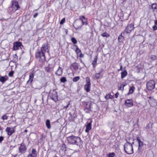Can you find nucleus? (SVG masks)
<instances>
[{
    "label": "nucleus",
    "mask_w": 157,
    "mask_h": 157,
    "mask_svg": "<svg viewBox=\"0 0 157 157\" xmlns=\"http://www.w3.org/2000/svg\"><path fill=\"white\" fill-rule=\"evenodd\" d=\"M101 36L103 37H108L110 36L109 34L106 32H105L101 34Z\"/></svg>",
    "instance_id": "nucleus-28"
},
{
    "label": "nucleus",
    "mask_w": 157,
    "mask_h": 157,
    "mask_svg": "<svg viewBox=\"0 0 157 157\" xmlns=\"http://www.w3.org/2000/svg\"><path fill=\"white\" fill-rule=\"evenodd\" d=\"M98 60V56H96L94 58V60L93 61L97 62Z\"/></svg>",
    "instance_id": "nucleus-52"
},
{
    "label": "nucleus",
    "mask_w": 157,
    "mask_h": 157,
    "mask_svg": "<svg viewBox=\"0 0 157 157\" xmlns=\"http://www.w3.org/2000/svg\"><path fill=\"white\" fill-rule=\"evenodd\" d=\"M124 149L125 152L128 154H131L133 153L132 144H131L128 141L124 146Z\"/></svg>",
    "instance_id": "nucleus-2"
},
{
    "label": "nucleus",
    "mask_w": 157,
    "mask_h": 157,
    "mask_svg": "<svg viewBox=\"0 0 157 157\" xmlns=\"http://www.w3.org/2000/svg\"><path fill=\"white\" fill-rule=\"evenodd\" d=\"M50 121L49 120H47L46 122V126L48 129L50 128L51 127L50 124Z\"/></svg>",
    "instance_id": "nucleus-24"
},
{
    "label": "nucleus",
    "mask_w": 157,
    "mask_h": 157,
    "mask_svg": "<svg viewBox=\"0 0 157 157\" xmlns=\"http://www.w3.org/2000/svg\"><path fill=\"white\" fill-rule=\"evenodd\" d=\"M121 78H123L127 75V72L126 70H124L121 72Z\"/></svg>",
    "instance_id": "nucleus-20"
},
{
    "label": "nucleus",
    "mask_w": 157,
    "mask_h": 157,
    "mask_svg": "<svg viewBox=\"0 0 157 157\" xmlns=\"http://www.w3.org/2000/svg\"><path fill=\"white\" fill-rule=\"evenodd\" d=\"M155 82L153 80H151L148 82L146 83L147 89L149 90H152L155 87Z\"/></svg>",
    "instance_id": "nucleus-5"
},
{
    "label": "nucleus",
    "mask_w": 157,
    "mask_h": 157,
    "mask_svg": "<svg viewBox=\"0 0 157 157\" xmlns=\"http://www.w3.org/2000/svg\"><path fill=\"white\" fill-rule=\"evenodd\" d=\"M122 66L121 65L120 67V68L119 69V70H122Z\"/></svg>",
    "instance_id": "nucleus-61"
},
{
    "label": "nucleus",
    "mask_w": 157,
    "mask_h": 157,
    "mask_svg": "<svg viewBox=\"0 0 157 157\" xmlns=\"http://www.w3.org/2000/svg\"><path fill=\"white\" fill-rule=\"evenodd\" d=\"M138 143H139V146H140L142 147L143 146V143L141 141H140V142H139Z\"/></svg>",
    "instance_id": "nucleus-48"
},
{
    "label": "nucleus",
    "mask_w": 157,
    "mask_h": 157,
    "mask_svg": "<svg viewBox=\"0 0 157 157\" xmlns=\"http://www.w3.org/2000/svg\"><path fill=\"white\" fill-rule=\"evenodd\" d=\"M87 104L86 103V106H87ZM90 104L88 106H85V110H90V111H91V110H90Z\"/></svg>",
    "instance_id": "nucleus-39"
},
{
    "label": "nucleus",
    "mask_w": 157,
    "mask_h": 157,
    "mask_svg": "<svg viewBox=\"0 0 157 157\" xmlns=\"http://www.w3.org/2000/svg\"><path fill=\"white\" fill-rule=\"evenodd\" d=\"M83 18H84V19H83V20H82V21H81V24L80 25V26H79L77 28V29H81L82 26L84 25L85 23L86 24V25H87V19L85 17H83Z\"/></svg>",
    "instance_id": "nucleus-13"
},
{
    "label": "nucleus",
    "mask_w": 157,
    "mask_h": 157,
    "mask_svg": "<svg viewBox=\"0 0 157 157\" xmlns=\"http://www.w3.org/2000/svg\"><path fill=\"white\" fill-rule=\"evenodd\" d=\"M153 29L154 31H155L157 30V26L155 25L153 26Z\"/></svg>",
    "instance_id": "nucleus-46"
},
{
    "label": "nucleus",
    "mask_w": 157,
    "mask_h": 157,
    "mask_svg": "<svg viewBox=\"0 0 157 157\" xmlns=\"http://www.w3.org/2000/svg\"><path fill=\"white\" fill-rule=\"evenodd\" d=\"M21 47L23 46L22 45L21 43L20 42H15L13 43V50L15 51L18 50L20 48L21 49Z\"/></svg>",
    "instance_id": "nucleus-7"
},
{
    "label": "nucleus",
    "mask_w": 157,
    "mask_h": 157,
    "mask_svg": "<svg viewBox=\"0 0 157 157\" xmlns=\"http://www.w3.org/2000/svg\"><path fill=\"white\" fill-rule=\"evenodd\" d=\"M8 116L6 115H4L2 117V119L3 120H6L7 119Z\"/></svg>",
    "instance_id": "nucleus-43"
},
{
    "label": "nucleus",
    "mask_w": 157,
    "mask_h": 157,
    "mask_svg": "<svg viewBox=\"0 0 157 157\" xmlns=\"http://www.w3.org/2000/svg\"><path fill=\"white\" fill-rule=\"evenodd\" d=\"M115 154L114 153L112 152L111 153H109V154L108 155V157H114Z\"/></svg>",
    "instance_id": "nucleus-38"
},
{
    "label": "nucleus",
    "mask_w": 157,
    "mask_h": 157,
    "mask_svg": "<svg viewBox=\"0 0 157 157\" xmlns=\"http://www.w3.org/2000/svg\"><path fill=\"white\" fill-rule=\"evenodd\" d=\"M81 24V21H80L79 20H76L75 21V25H74V26L76 30L80 29H77V28L78 26H80Z\"/></svg>",
    "instance_id": "nucleus-16"
},
{
    "label": "nucleus",
    "mask_w": 157,
    "mask_h": 157,
    "mask_svg": "<svg viewBox=\"0 0 157 157\" xmlns=\"http://www.w3.org/2000/svg\"><path fill=\"white\" fill-rule=\"evenodd\" d=\"M24 132H27V129H25V130Z\"/></svg>",
    "instance_id": "nucleus-63"
},
{
    "label": "nucleus",
    "mask_w": 157,
    "mask_h": 157,
    "mask_svg": "<svg viewBox=\"0 0 157 157\" xmlns=\"http://www.w3.org/2000/svg\"><path fill=\"white\" fill-rule=\"evenodd\" d=\"M35 57L36 59L40 58L39 61L41 63L44 62L46 60L45 54L40 50L36 52Z\"/></svg>",
    "instance_id": "nucleus-3"
},
{
    "label": "nucleus",
    "mask_w": 157,
    "mask_h": 157,
    "mask_svg": "<svg viewBox=\"0 0 157 157\" xmlns=\"http://www.w3.org/2000/svg\"><path fill=\"white\" fill-rule=\"evenodd\" d=\"M48 44L47 43L43 44L41 48L40 51L42 52L44 54L46 51L48 49Z\"/></svg>",
    "instance_id": "nucleus-11"
},
{
    "label": "nucleus",
    "mask_w": 157,
    "mask_h": 157,
    "mask_svg": "<svg viewBox=\"0 0 157 157\" xmlns=\"http://www.w3.org/2000/svg\"><path fill=\"white\" fill-rule=\"evenodd\" d=\"M101 72L98 73H96L95 74V78L97 79H98L100 78V76H101Z\"/></svg>",
    "instance_id": "nucleus-30"
},
{
    "label": "nucleus",
    "mask_w": 157,
    "mask_h": 157,
    "mask_svg": "<svg viewBox=\"0 0 157 157\" xmlns=\"http://www.w3.org/2000/svg\"><path fill=\"white\" fill-rule=\"evenodd\" d=\"M134 29V25L132 24L128 25L124 32V33H129Z\"/></svg>",
    "instance_id": "nucleus-8"
},
{
    "label": "nucleus",
    "mask_w": 157,
    "mask_h": 157,
    "mask_svg": "<svg viewBox=\"0 0 157 157\" xmlns=\"http://www.w3.org/2000/svg\"><path fill=\"white\" fill-rule=\"evenodd\" d=\"M14 74V71H10L9 73V76L10 77H12L13 76V74Z\"/></svg>",
    "instance_id": "nucleus-42"
},
{
    "label": "nucleus",
    "mask_w": 157,
    "mask_h": 157,
    "mask_svg": "<svg viewBox=\"0 0 157 157\" xmlns=\"http://www.w3.org/2000/svg\"><path fill=\"white\" fill-rule=\"evenodd\" d=\"M18 148V152L21 154H24L26 151V145L24 142L22 143Z\"/></svg>",
    "instance_id": "nucleus-6"
},
{
    "label": "nucleus",
    "mask_w": 157,
    "mask_h": 157,
    "mask_svg": "<svg viewBox=\"0 0 157 157\" xmlns=\"http://www.w3.org/2000/svg\"><path fill=\"white\" fill-rule=\"evenodd\" d=\"M60 82L64 83L67 81L66 78L65 77H62L60 79Z\"/></svg>",
    "instance_id": "nucleus-33"
},
{
    "label": "nucleus",
    "mask_w": 157,
    "mask_h": 157,
    "mask_svg": "<svg viewBox=\"0 0 157 157\" xmlns=\"http://www.w3.org/2000/svg\"><path fill=\"white\" fill-rule=\"evenodd\" d=\"M92 121H91L90 122L88 123L86 126V128L85 130V132H89V131L91 129V123Z\"/></svg>",
    "instance_id": "nucleus-14"
},
{
    "label": "nucleus",
    "mask_w": 157,
    "mask_h": 157,
    "mask_svg": "<svg viewBox=\"0 0 157 157\" xmlns=\"http://www.w3.org/2000/svg\"><path fill=\"white\" fill-rule=\"evenodd\" d=\"M10 128L9 127H7L6 129V131L7 132V134L8 136H10L12 134H13L15 131L14 129H13V130H11Z\"/></svg>",
    "instance_id": "nucleus-12"
},
{
    "label": "nucleus",
    "mask_w": 157,
    "mask_h": 157,
    "mask_svg": "<svg viewBox=\"0 0 157 157\" xmlns=\"http://www.w3.org/2000/svg\"><path fill=\"white\" fill-rule=\"evenodd\" d=\"M80 54L79 55V57H80V58H83V57L84 56V54H82L81 52H80Z\"/></svg>",
    "instance_id": "nucleus-51"
},
{
    "label": "nucleus",
    "mask_w": 157,
    "mask_h": 157,
    "mask_svg": "<svg viewBox=\"0 0 157 157\" xmlns=\"http://www.w3.org/2000/svg\"><path fill=\"white\" fill-rule=\"evenodd\" d=\"M71 65L73 67L74 69L75 70H77L78 69V64L76 62L72 63Z\"/></svg>",
    "instance_id": "nucleus-19"
},
{
    "label": "nucleus",
    "mask_w": 157,
    "mask_h": 157,
    "mask_svg": "<svg viewBox=\"0 0 157 157\" xmlns=\"http://www.w3.org/2000/svg\"><path fill=\"white\" fill-rule=\"evenodd\" d=\"M150 124L149 123L147 124L146 127H145V129L147 131H148L150 129Z\"/></svg>",
    "instance_id": "nucleus-41"
},
{
    "label": "nucleus",
    "mask_w": 157,
    "mask_h": 157,
    "mask_svg": "<svg viewBox=\"0 0 157 157\" xmlns=\"http://www.w3.org/2000/svg\"><path fill=\"white\" fill-rule=\"evenodd\" d=\"M4 139V138L2 136H0V143H1Z\"/></svg>",
    "instance_id": "nucleus-50"
},
{
    "label": "nucleus",
    "mask_w": 157,
    "mask_h": 157,
    "mask_svg": "<svg viewBox=\"0 0 157 157\" xmlns=\"http://www.w3.org/2000/svg\"><path fill=\"white\" fill-rule=\"evenodd\" d=\"M156 4H153L152 5L151 7L152 9L154 10H156L157 7Z\"/></svg>",
    "instance_id": "nucleus-40"
},
{
    "label": "nucleus",
    "mask_w": 157,
    "mask_h": 157,
    "mask_svg": "<svg viewBox=\"0 0 157 157\" xmlns=\"http://www.w3.org/2000/svg\"><path fill=\"white\" fill-rule=\"evenodd\" d=\"M67 140L70 144L76 145L79 147L82 145L83 143L79 137L73 135L67 137Z\"/></svg>",
    "instance_id": "nucleus-1"
},
{
    "label": "nucleus",
    "mask_w": 157,
    "mask_h": 157,
    "mask_svg": "<svg viewBox=\"0 0 157 157\" xmlns=\"http://www.w3.org/2000/svg\"><path fill=\"white\" fill-rule=\"evenodd\" d=\"M148 102L152 106H155L157 105V102L155 99L151 98V97H149Z\"/></svg>",
    "instance_id": "nucleus-9"
},
{
    "label": "nucleus",
    "mask_w": 157,
    "mask_h": 157,
    "mask_svg": "<svg viewBox=\"0 0 157 157\" xmlns=\"http://www.w3.org/2000/svg\"><path fill=\"white\" fill-rule=\"evenodd\" d=\"M69 114L70 115V117H71V119L70 120L72 121H74L76 117V116H72L71 113H69Z\"/></svg>",
    "instance_id": "nucleus-34"
},
{
    "label": "nucleus",
    "mask_w": 157,
    "mask_h": 157,
    "mask_svg": "<svg viewBox=\"0 0 157 157\" xmlns=\"http://www.w3.org/2000/svg\"><path fill=\"white\" fill-rule=\"evenodd\" d=\"M135 89V87L132 86L131 87L129 90V93L128 94H132L134 92V90Z\"/></svg>",
    "instance_id": "nucleus-25"
},
{
    "label": "nucleus",
    "mask_w": 157,
    "mask_h": 157,
    "mask_svg": "<svg viewBox=\"0 0 157 157\" xmlns=\"http://www.w3.org/2000/svg\"><path fill=\"white\" fill-rule=\"evenodd\" d=\"M80 79V77L79 76H76L73 78V81L74 82H76L78 81Z\"/></svg>",
    "instance_id": "nucleus-35"
},
{
    "label": "nucleus",
    "mask_w": 157,
    "mask_h": 157,
    "mask_svg": "<svg viewBox=\"0 0 157 157\" xmlns=\"http://www.w3.org/2000/svg\"><path fill=\"white\" fill-rule=\"evenodd\" d=\"M65 21V18H63L60 21V24L61 25L63 24Z\"/></svg>",
    "instance_id": "nucleus-45"
},
{
    "label": "nucleus",
    "mask_w": 157,
    "mask_h": 157,
    "mask_svg": "<svg viewBox=\"0 0 157 157\" xmlns=\"http://www.w3.org/2000/svg\"><path fill=\"white\" fill-rule=\"evenodd\" d=\"M66 149L67 148L66 145L64 143L63 144L61 147L60 150L63 151H65L66 150Z\"/></svg>",
    "instance_id": "nucleus-22"
},
{
    "label": "nucleus",
    "mask_w": 157,
    "mask_h": 157,
    "mask_svg": "<svg viewBox=\"0 0 157 157\" xmlns=\"http://www.w3.org/2000/svg\"><path fill=\"white\" fill-rule=\"evenodd\" d=\"M36 149L34 148H33L32 150V153L34 154V155L32 156V154H30L28 156V157H35L36 155Z\"/></svg>",
    "instance_id": "nucleus-21"
},
{
    "label": "nucleus",
    "mask_w": 157,
    "mask_h": 157,
    "mask_svg": "<svg viewBox=\"0 0 157 157\" xmlns=\"http://www.w3.org/2000/svg\"><path fill=\"white\" fill-rule=\"evenodd\" d=\"M124 37L121 34L118 37V40L120 42H121L123 41V40Z\"/></svg>",
    "instance_id": "nucleus-26"
},
{
    "label": "nucleus",
    "mask_w": 157,
    "mask_h": 157,
    "mask_svg": "<svg viewBox=\"0 0 157 157\" xmlns=\"http://www.w3.org/2000/svg\"><path fill=\"white\" fill-rule=\"evenodd\" d=\"M150 58L152 60H155L157 59L156 56L151 55L150 57Z\"/></svg>",
    "instance_id": "nucleus-31"
},
{
    "label": "nucleus",
    "mask_w": 157,
    "mask_h": 157,
    "mask_svg": "<svg viewBox=\"0 0 157 157\" xmlns=\"http://www.w3.org/2000/svg\"><path fill=\"white\" fill-rule=\"evenodd\" d=\"M38 13H36L34 15H33V17L34 18H36V17L38 15Z\"/></svg>",
    "instance_id": "nucleus-54"
},
{
    "label": "nucleus",
    "mask_w": 157,
    "mask_h": 157,
    "mask_svg": "<svg viewBox=\"0 0 157 157\" xmlns=\"http://www.w3.org/2000/svg\"><path fill=\"white\" fill-rule=\"evenodd\" d=\"M45 71L48 73L51 72V68L49 67H47L45 68Z\"/></svg>",
    "instance_id": "nucleus-36"
},
{
    "label": "nucleus",
    "mask_w": 157,
    "mask_h": 157,
    "mask_svg": "<svg viewBox=\"0 0 157 157\" xmlns=\"http://www.w3.org/2000/svg\"><path fill=\"white\" fill-rule=\"evenodd\" d=\"M155 25H157V20H156L155 21Z\"/></svg>",
    "instance_id": "nucleus-58"
},
{
    "label": "nucleus",
    "mask_w": 157,
    "mask_h": 157,
    "mask_svg": "<svg viewBox=\"0 0 157 157\" xmlns=\"http://www.w3.org/2000/svg\"><path fill=\"white\" fill-rule=\"evenodd\" d=\"M83 17H84V16H80L79 19L80 20V21H82V20H83V19H84V18H83Z\"/></svg>",
    "instance_id": "nucleus-53"
},
{
    "label": "nucleus",
    "mask_w": 157,
    "mask_h": 157,
    "mask_svg": "<svg viewBox=\"0 0 157 157\" xmlns=\"http://www.w3.org/2000/svg\"><path fill=\"white\" fill-rule=\"evenodd\" d=\"M91 84H86L84 86V89L87 92H89L90 90Z\"/></svg>",
    "instance_id": "nucleus-18"
},
{
    "label": "nucleus",
    "mask_w": 157,
    "mask_h": 157,
    "mask_svg": "<svg viewBox=\"0 0 157 157\" xmlns=\"http://www.w3.org/2000/svg\"><path fill=\"white\" fill-rule=\"evenodd\" d=\"M14 58L15 59H16V60L17 59V56L16 54H15L14 55Z\"/></svg>",
    "instance_id": "nucleus-55"
},
{
    "label": "nucleus",
    "mask_w": 157,
    "mask_h": 157,
    "mask_svg": "<svg viewBox=\"0 0 157 157\" xmlns=\"http://www.w3.org/2000/svg\"><path fill=\"white\" fill-rule=\"evenodd\" d=\"M137 140L138 141V142H140V141H141L140 140V138L139 137H137Z\"/></svg>",
    "instance_id": "nucleus-57"
},
{
    "label": "nucleus",
    "mask_w": 157,
    "mask_h": 157,
    "mask_svg": "<svg viewBox=\"0 0 157 157\" xmlns=\"http://www.w3.org/2000/svg\"><path fill=\"white\" fill-rule=\"evenodd\" d=\"M11 6L10 8L11 9L12 11L13 12L18 10L20 8V6L18 5V2L16 0H13L11 2Z\"/></svg>",
    "instance_id": "nucleus-4"
},
{
    "label": "nucleus",
    "mask_w": 157,
    "mask_h": 157,
    "mask_svg": "<svg viewBox=\"0 0 157 157\" xmlns=\"http://www.w3.org/2000/svg\"><path fill=\"white\" fill-rule=\"evenodd\" d=\"M89 110H87V111L86 110V113H89Z\"/></svg>",
    "instance_id": "nucleus-62"
},
{
    "label": "nucleus",
    "mask_w": 157,
    "mask_h": 157,
    "mask_svg": "<svg viewBox=\"0 0 157 157\" xmlns=\"http://www.w3.org/2000/svg\"><path fill=\"white\" fill-rule=\"evenodd\" d=\"M113 97V96L111 95L110 93L106 95L105 96V98L106 99H112Z\"/></svg>",
    "instance_id": "nucleus-27"
},
{
    "label": "nucleus",
    "mask_w": 157,
    "mask_h": 157,
    "mask_svg": "<svg viewBox=\"0 0 157 157\" xmlns=\"http://www.w3.org/2000/svg\"><path fill=\"white\" fill-rule=\"evenodd\" d=\"M122 86H121L118 88L119 90H122Z\"/></svg>",
    "instance_id": "nucleus-59"
},
{
    "label": "nucleus",
    "mask_w": 157,
    "mask_h": 157,
    "mask_svg": "<svg viewBox=\"0 0 157 157\" xmlns=\"http://www.w3.org/2000/svg\"><path fill=\"white\" fill-rule=\"evenodd\" d=\"M86 84H91L90 80L89 77H87L86 78Z\"/></svg>",
    "instance_id": "nucleus-32"
},
{
    "label": "nucleus",
    "mask_w": 157,
    "mask_h": 157,
    "mask_svg": "<svg viewBox=\"0 0 157 157\" xmlns=\"http://www.w3.org/2000/svg\"><path fill=\"white\" fill-rule=\"evenodd\" d=\"M34 75L33 73H30L29 75V78L27 82V84H31L34 78Z\"/></svg>",
    "instance_id": "nucleus-17"
},
{
    "label": "nucleus",
    "mask_w": 157,
    "mask_h": 157,
    "mask_svg": "<svg viewBox=\"0 0 157 157\" xmlns=\"http://www.w3.org/2000/svg\"><path fill=\"white\" fill-rule=\"evenodd\" d=\"M125 105L128 107H131L133 105V101L132 99H128L125 102Z\"/></svg>",
    "instance_id": "nucleus-10"
},
{
    "label": "nucleus",
    "mask_w": 157,
    "mask_h": 157,
    "mask_svg": "<svg viewBox=\"0 0 157 157\" xmlns=\"http://www.w3.org/2000/svg\"><path fill=\"white\" fill-rule=\"evenodd\" d=\"M70 104V103H68L67 105L66 106H65L64 108L66 109H67L69 105Z\"/></svg>",
    "instance_id": "nucleus-56"
},
{
    "label": "nucleus",
    "mask_w": 157,
    "mask_h": 157,
    "mask_svg": "<svg viewBox=\"0 0 157 157\" xmlns=\"http://www.w3.org/2000/svg\"><path fill=\"white\" fill-rule=\"evenodd\" d=\"M97 62L93 61L92 63V64L93 66V67L94 68H95L97 65Z\"/></svg>",
    "instance_id": "nucleus-44"
},
{
    "label": "nucleus",
    "mask_w": 157,
    "mask_h": 157,
    "mask_svg": "<svg viewBox=\"0 0 157 157\" xmlns=\"http://www.w3.org/2000/svg\"><path fill=\"white\" fill-rule=\"evenodd\" d=\"M119 93L117 92L115 94V97L116 98H117L118 97V96L119 95Z\"/></svg>",
    "instance_id": "nucleus-49"
},
{
    "label": "nucleus",
    "mask_w": 157,
    "mask_h": 157,
    "mask_svg": "<svg viewBox=\"0 0 157 157\" xmlns=\"http://www.w3.org/2000/svg\"><path fill=\"white\" fill-rule=\"evenodd\" d=\"M142 147L141 146H139V148H138V153H140V150L142 151Z\"/></svg>",
    "instance_id": "nucleus-47"
},
{
    "label": "nucleus",
    "mask_w": 157,
    "mask_h": 157,
    "mask_svg": "<svg viewBox=\"0 0 157 157\" xmlns=\"http://www.w3.org/2000/svg\"><path fill=\"white\" fill-rule=\"evenodd\" d=\"M71 40L72 42L75 44H76L77 42V40L74 37H72L71 39Z\"/></svg>",
    "instance_id": "nucleus-37"
},
{
    "label": "nucleus",
    "mask_w": 157,
    "mask_h": 157,
    "mask_svg": "<svg viewBox=\"0 0 157 157\" xmlns=\"http://www.w3.org/2000/svg\"><path fill=\"white\" fill-rule=\"evenodd\" d=\"M8 78L7 77L6 78L4 76H1L0 78V81L4 83L5 82L6 80H7Z\"/></svg>",
    "instance_id": "nucleus-23"
},
{
    "label": "nucleus",
    "mask_w": 157,
    "mask_h": 157,
    "mask_svg": "<svg viewBox=\"0 0 157 157\" xmlns=\"http://www.w3.org/2000/svg\"><path fill=\"white\" fill-rule=\"evenodd\" d=\"M63 71V69L62 68L60 67H59L58 69L56 72V74L59 76H61L62 74Z\"/></svg>",
    "instance_id": "nucleus-15"
},
{
    "label": "nucleus",
    "mask_w": 157,
    "mask_h": 157,
    "mask_svg": "<svg viewBox=\"0 0 157 157\" xmlns=\"http://www.w3.org/2000/svg\"><path fill=\"white\" fill-rule=\"evenodd\" d=\"M75 46L76 47V49L75 50V52H76L77 54L78 55L79 53L81 52V50L78 48L77 46L75 45Z\"/></svg>",
    "instance_id": "nucleus-29"
},
{
    "label": "nucleus",
    "mask_w": 157,
    "mask_h": 157,
    "mask_svg": "<svg viewBox=\"0 0 157 157\" xmlns=\"http://www.w3.org/2000/svg\"><path fill=\"white\" fill-rule=\"evenodd\" d=\"M121 85L123 86L122 90H124V87L125 86V85L122 84Z\"/></svg>",
    "instance_id": "nucleus-60"
},
{
    "label": "nucleus",
    "mask_w": 157,
    "mask_h": 157,
    "mask_svg": "<svg viewBox=\"0 0 157 157\" xmlns=\"http://www.w3.org/2000/svg\"><path fill=\"white\" fill-rule=\"evenodd\" d=\"M56 94L57 95V94Z\"/></svg>",
    "instance_id": "nucleus-64"
}]
</instances>
